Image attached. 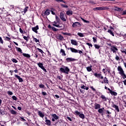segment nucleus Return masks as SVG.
<instances>
[{
	"instance_id": "f257e3e1",
	"label": "nucleus",
	"mask_w": 126,
	"mask_h": 126,
	"mask_svg": "<svg viewBox=\"0 0 126 126\" xmlns=\"http://www.w3.org/2000/svg\"><path fill=\"white\" fill-rule=\"evenodd\" d=\"M60 70L61 72L66 73V74H68V72H69V68L68 67L64 65H62V67L60 68Z\"/></svg>"
},
{
	"instance_id": "f03ea898",
	"label": "nucleus",
	"mask_w": 126,
	"mask_h": 126,
	"mask_svg": "<svg viewBox=\"0 0 126 126\" xmlns=\"http://www.w3.org/2000/svg\"><path fill=\"white\" fill-rule=\"evenodd\" d=\"M108 9H109V7L107 6L97 7L93 8V10H107Z\"/></svg>"
},
{
	"instance_id": "7ed1b4c3",
	"label": "nucleus",
	"mask_w": 126,
	"mask_h": 126,
	"mask_svg": "<svg viewBox=\"0 0 126 126\" xmlns=\"http://www.w3.org/2000/svg\"><path fill=\"white\" fill-rule=\"evenodd\" d=\"M118 70L119 71L120 74H121V75H122V76H123L124 79H125V78H126V74H125V73L124 72V70H123V68H122V67L119 66L118 68Z\"/></svg>"
},
{
	"instance_id": "20e7f679",
	"label": "nucleus",
	"mask_w": 126,
	"mask_h": 126,
	"mask_svg": "<svg viewBox=\"0 0 126 126\" xmlns=\"http://www.w3.org/2000/svg\"><path fill=\"white\" fill-rule=\"evenodd\" d=\"M70 51L71 52H72V53H79V54H80V55H81V54H83V52H82V51L77 50L74 48H70Z\"/></svg>"
},
{
	"instance_id": "39448f33",
	"label": "nucleus",
	"mask_w": 126,
	"mask_h": 126,
	"mask_svg": "<svg viewBox=\"0 0 126 126\" xmlns=\"http://www.w3.org/2000/svg\"><path fill=\"white\" fill-rule=\"evenodd\" d=\"M37 65L43 70V71H45V72H47V70L44 67V65H43V63H37Z\"/></svg>"
},
{
	"instance_id": "423d86ee",
	"label": "nucleus",
	"mask_w": 126,
	"mask_h": 126,
	"mask_svg": "<svg viewBox=\"0 0 126 126\" xmlns=\"http://www.w3.org/2000/svg\"><path fill=\"white\" fill-rule=\"evenodd\" d=\"M110 49L114 54H116L117 51H118V48L115 45L111 46Z\"/></svg>"
},
{
	"instance_id": "0eeeda50",
	"label": "nucleus",
	"mask_w": 126,
	"mask_h": 126,
	"mask_svg": "<svg viewBox=\"0 0 126 126\" xmlns=\"http://www.w3.org/2000/svg\"><path fill=\"white\" fill-rule=\"evenodd\" d=\"M94 75L95 77H97V78H99V79H103V78H104L102 74L100 73H94Z\"/></svg>"
},
{
	"instance_id": "6e6552de",
	"label": "nucleus",
	"mask_w": 126,
	"mask_h": 126,
	"mask_svg": "<svg viewBox=\"0 0 126 126\" xmlns=\"http://www.w3.org/2000/svg\"><path fill=\"white\" fill-rule=\"evenodd\" d=\"M72 26L73 28H76V27H80L81 24L79 22H75L72 24Z\"/></svg>"
},
{
	"instance_id": "1a4fd4ad",
	"label": "nucleus",
	"mask_w": 126,
	"mask_h": 126,
	"mask_svg": "<svg viewBox=\"0 0 126 126\" xmlns=\"http://www.w3.org/2000/svg\"><path fill=\"white\" fill-rule=\"evenodd\" d=\"M60 18L63 21H66V19H65V16H64V14L62 12L60 13Z\"/></svg>"
},
{
	"instance_id": "9d476101",
	"label": "nucleus",
	"mask_w": 126,
	"mask_h": 126,
	"mask_svg": "<svg viewBox=\"0 0 126 126\" xmlns=\"http://www.w3.org/2000/svg\"><path fill=\"white\" fill-rule=\"evenodd\" d=\"M57 24H58V23L56 22H54L52 24V25H53V26H55V27H57L58 28H62V27H63L62 26H60Z\"/></svg>"
},
{
	"instance_id": "9b49d317",
	"label": "nucleus",
	"mask_w": 126,
	"mask_h": 126,
	"mask_svg": "<svg viewBox=\"0 0 126 126\" xmlns=\"http://www.w3.org/2000/svg\"><path fill=\"white\" fill-rule=\"evenodd\" d=\"M38 115L40 117V118H44L45 117V115L44 114V112H42L41 111H38Z\"/></svg>"
},
{
	"instance_id": "f8f14e48",
	"label": "nucleus",
	"mask_w": 126,
	"mask_h": 126,
	"mask_svg": "<svg viewBox=\"0 0 126 126\" xmlns=\"http://www.w3.org/2000/svg\"><path fill=\"white\" fill-rule=\"evenodd\" d=\"M39 30V27L38 26H36V27L32 28V31H33V32H35V33H38V31H37V30Z\"/></svg>"
},
{
	"instance_id": "ddd939ff",
	"label": "nucleus",
	"mask_w": 126,
	"mask_h": 126,
	"mask_svg": "<svg viewBox=\"0 0 126 126\" xmlns=\"http://www.w3.org/2000/svg\"><path fill=\"white\" fill-rule=\"evenodd\" d=\"M71 44H72V45H74V46H77V45H78L77 41L73 39L71 40Z\"/></svg>"
},
{
	"instance_id": "4468645a",
	"label": "nucleus",
	"mask_w": 126,
	"mask_h": 126,
	"mask_svg": "<svg viewBox=\"0 0 126 126\" xmlns=\"http://www.w3.org/2000/svg\"><path fill=\"white\" fill-rule=\"evenodd\" d=\"M112 107L115 108V110H117V112H120V109H119V106L116 105V104H113L112 105Z\"/></svg>"
},
{
	"instance_id": "2eb2a0df",
	"label": "nucleus",
	"mask_w": 126,
	"mask_h": 126,
	"mask_svg": "<svg viewBox=\"0 0 126 126\" xmlns=\"http://www.w3.org/2000/svg\"><path fill=\"white\" fill-rule=\"evenodd\" d=\"M15 76L16 78H17V79L19 80V82H23V79H22L20 76L17 75H15Z\"/></svg>"
},
{
	"instance_id": "dca6fc26",
	"label": "nucleus",
	"mask_w": 126,
	"mask_h": 126,
	"mask_svg": "<svg viewBox=\"0 0 126 126\" xmlns=\"http://www.w3.org/2000/svg\"><path fill=\"white\" fill-rule=\"evenodd\" d=\"M66 61L68 62L69 63L70 62H74L75 61V59L71 58H68L66 59Z\"/></svg>"
},
{
	"instance_id": "f3484780",
	"label": "nucleus",
	"mask_w": 126,
	"mask_h": 126,
	"mask_svg": "<svg viewBox=\"0 0 126 126\" xmlns=\"http://www.w3.org/2000/svg\"><path fill=\"white\" fill-rule=\"evenodd\" d=\"M50 13H51V10H50V9H47L44 12V15H49Z\"/></svg>"
},
{
	"instance_id": "a211bd4d",
	"label": "nucleus",
	"mask_w": 126,
	"mask_h": 126,
	"mask_svg": "<svg viewBox=\"0 0 126 126\" xmlns=\"http://www.w3.org/2000/svg\"><path fill=\"white\" fill-rule=\"evenodd\" d=\"M72 13H73L72 11L70 10L67 11L66 12V14H67V15H68L69 16L72 15Z\"/></svg>"
},
{
	"instance_id": "6ab92c4d",
	"label": "nucleus",
	"mask_w": 126,
	"mask_h": 126,
	"mask_svg": "<svg viewBox=\"0 0 126 126\" xmlns=\"http://www.w3.org/2000/svg\"><path fill=\"white\" fill-rule=\"evenodd\" d=\"M50 11H51L52 14H53V15H56V12H57L56 9H55L54 8H51Z\"/></svg>"
},
{
	"instance_id": "aec40b11",
	"label": "nucleus",
	"mask_w": 126,
	"mask_h": 126,
	"mask_svg": "<svg viewBox=\"0 0 126 126\" xmlns=\"http://www.w3.org/2000/svg\"><path fill=\"white\" fill-rule=\"evenodd\" d=\"M57 39L60 40V41H63V35H62L59 34L57 36Z\"/></svg>"
},
{
	"instance_id": "412c9836",
	"label": "nucleus",
	"mask_w": 126,
	"mask_h": 126,
	"mask_svg": "<svg viewBox=\"0 0 126 126\" xmlns=\"http://www.w3.org/2000/svg\"><path fill=\"white\" fill-rule=\"evenodd\" d=\"M114 10H115V11H120V12H121V11H123V8H119L118 7H116L114 9Z\"/></svg>"
},
{
	"instance_id": "4be33fe9",
	"label": "nucleus",
	"mask_w": 126,
	"mask_h": 126,
	"mask_svg": "<svg viewBox=\"0 0 126 126\" xmlns=\"http://www.w3.org/2000/svg\"><path fill=\"white\" fill-rule=\"evenodd\" d=\"M100 108H101V105H100L99 104H95L94 109H95V110H98V109H100Z\"/></svg>"
},
{
	"instance_id": "5701e85b",
	"label": "nucleus",
	"mask_w": 126,
	"mask_h": 126,
	"mask_svg": "<svg viewBox=\"0 0 126 126\" xmlns=\"http://www.w3.org/2000/svg\"><path fill=\"white\" fill-rule=\"evenodd\" d=\"M60 53H62V56H66V54H65V52H64V50L63 49H61Z\"/></svg>"
},
{
	"instance_id": "b1692460",
	"label": "nucleus",
	"mask_w": 126,
	"mask_h": 126,
	"mask_svg": "<svg viewBox=\"0 0 126 126\" xmlns=\"http://www.w3.org/2000/svg\"><path fill=\"white\" fill-rule=\"evenodd\" d=\"M87 71L90 72L92 70V66H90L86 67Z\"/></svg>"
},
{
	"instance_id": "393cba45",
	"label": "nucleus",
	"mask_w": 126,
	"mask_h": 126,
	"mask_svg": "<svg viewBox=\"0 0 126 126\" xmlns=\"http://www.w3.org/2000/svg\"><path fill=\"white\" fill-rule=\"evenodd\" d=\"M10 113H11V114H12V115H16L17 114V112L16 111L13 110V109H12L10 111Z\"/></svg>"
},
{
	"instance_id": "a878e982",
	"label": "nucleus",
	"mask_w": 126,
	"mask_h": 126,
	"mask_svg": "<svg viewBox=\"0 0 126 126\" xmlns=\"http://www.w3.org/2000/svg\"><path fill=\"white\" fill-rule=\"evenodd\" d=\"M52 117L53 118H54V119H55V120H59V117L58 116V115H57V114H54L53 115H52Z\"/></svg>"
},
{
	"instance_id": "bb28decb",
	"label": "nucleus",
	"mask_w": 126,
	"mask_h": 126,
	"mask_svg": "<svg viewBox=\"0 0 126 126\" xmlns=\"http://www.w3.org/2000/svg\"><path fill=\"white\" fill-rule=\"evenodd\" d=\"M16 49L17 50V52H19V53H21L22 54V50H21V48L16 47Z\"/></svg>"
},
{
	"instance_id": "cd10ccee",
	"label": "nucleus",
	"mask_w": 126,
	"mask_h": 126,
	"mask_svg": "<svg viewBox=\"0 0 126 126\" xmlns=\"http://www.w3.org/2000/svg\"><path fill=\"white\" fill-rule=\"evenodd\" d=\"M45 123L47 125V126H51V121L49 120H46Z\"/></svg>"
},
{
	"instance_id": "c85d7f7f",
	"label": "nucleus",
	"mask_w": 126,
	"mask_h": 126,
	"mask_svg": "<svg viewBox=\"0 0 126 126\" xmlns=\"http://www.w3.org/2000/svg\"><path fill=\"white\" fill-rule=\"evenodd\" d=\"M110 94H111V95L113 96H117V95H118V94L116 92L113 91L110 92Z\"/></svg>"
},
{
	"instance_id": "c756f323",
	"label": "nucleus",
	"mask_w": 126,
	"mask_h": 126,
	"mask_svg": "<svg viewBox=\"0 0 126 126\" xmlns=\"http://www.w3.org/2000/svg\"><path fill=\"white\" fill-rule=\"evenodd\" d=\"M23 56H24V57H25L26 58H30V55L28 54L23 53Z\"/></svg>"
},
{
	"instance_id": "7c9ffc66",
	"label": "nucleus",
	"mask_w": 126,
	"mask_h": 126,
	"mask_svg": "<svg viewBox=\"0 0 126 126\" xmlns=\"http://www.w3.org/2000/svg\"><path fill=\"white\" fill-rule=\"evenodd\" d=\"M82 89H84L85 90H88V89H89V88H88V87H85L84 85H83L81 87Z\"/></svg>"
},
{
	"instance_id": "2f4dec72",
	"label": "nucleus",
	"mask_w": 126,
	"mask_h": 126,
	"mask_svg": "<svg viewBox=\"0 0 126 126\" xmlns=\"http://www.w3.org/2000/svg\"><path fill=\"white\" fill-rule=\"evenodd\" d=\"M101 98L103 100V101H107V98L104 95H101Z\"/></svg>"
},
{
	"instance_id": "473e14b6",
	"label": "nucleus",
	"mask_w": 126,
	"mask_h": 126,
	"mask_svg": "<svg viewBox=\"0 0 126 126\" xmlns=\"http://www.w3.org/2000/svg\"><path fill=\"white\" fill-rule=\"evenodd\" d=\"M104 110V108H100L98 109V112L99 114H102L103 113V111Z\"/></svg>"
},
{
	"instance_id": "72a5a7b5",
	"label": "nucleus",
	"mask_w": 126,
	"mask_h": 126,
	"mask_svg": "<svg viewBox=\"0 0 126 126\" xmlns=\"http://www.w3.org/2000/svg\"><path fill=\"white\" fill-rule=\"evenodd\" d=\"M108 32L110 33V35H112V36H115L114 34V33H113V32L111 30H108Z\"/></svg>"
},
{
	"instance_id": "f704fd0d",
	"label": "nucleus",
	"mask_w": 126,
	"mask_h": 126,
	"mask_svg": "<svg viewBox=\"0 0 126 126\" xmlns=\"http://www.w3.org/2000/svg\"><path fill=\"white\" fill-rule=\"evenodd\" d=\"M79 117H80V118H81V119H83L85 118V116H84V114H80Z\"/></svg>"
},
{
	"instance_id": "c9c22d12",
	"label": "nucleus",
	"mask_w": 126,
	"mask_h": 126,
	"mask_svg": "<svg viewBox=\"0 0 126 126\" xmlns=\"http://www.w3.org/2000/svg\"><path fill=\"white\" fill-rule=\"evenodd\" d=\"M29 7L27 6L24 9V13H26L27 12V10H28Z\"/></svg>"
},
{
	"instance_id": "e433bc0d",
	"label": "nucleus",
	"mask_w": 126,
	"mask_h": 126,
	"mask_svg": "<svg viewBox=\"0 0 126 126\" xmlns=\"http://www.w3.org/2000/svg\"><path fill=\"white\" fill-rule=\"evenodd\" d=\"M77 35H78V36H79L80 37H84V34H83V33H82L78 32L77 33Z\"/></svg>"
},
{
	"instance_id": "4c0bfd02",
	"label": "nucleus",
	"mask_w": 126,
	"mask_h": 126,
	"mask_svg": "<svg viewBox=\"0 0 126 126\" xmlns=\"http://www.w3.org/2000/svg\"><path fill=\"white\" fill-rule=\"evenodd\" d=\"M74 115H80V112H78V111H75L74 113Z\"/></svg>"
},
{
	"instance_id": "58836bf2",
	"label": "nucleus",
	"mask_w": 126,
	"mask_h": 126,
	"mask_svg": "<svg viewBox=\"0 0 126 126\" xmlns=\"http://www.w3.org/2000/svg\"><path fill=\"white\" fill-rule=\"evenodd\" d=\"M104 83H109V81L108 80V79H107V78L105 77L104 79Z\"/></svg>"
},
{
	"instance_id": "ea45409f",
	"label": "nucleus",
	"mask_w": 126,
	"mask_h": 126,
	"mask_svg": "<svg viewBox=\"0 0 126 126\" xmlns=\"http://www.w3.org/2000/svg\"><path fill=\"white\" fill-rule=\"evenodd\" d=\"M7 94L8 95H13V93H12V92H11V91H8L7 92Z\"/></svg>"
},
{
	"instance_id": "a19ab883",
	"label": "nucleus",
	"mask_w": 126,
	"mask_h": 126,
	"mask_svg": "<svg viewBox=\"0 0 126 126\" xmlns=\"http://www.w3.org/2000/svg\"><path fill=\"white\" fill-rule=\"evenodd\" d=\"M52 29L54 31H55V32H57L59 30V29H56V28L54 27H52Z\"/></svg>"
},
{
	"instance_id": "79ce46f5",
	"label": "nucleus",
	"mask_w": 126,
	"mask_h": 126,
	"mask_svg": "<svg viewBox=\"0 0 126 126\" xmlns=\"http://www.w3.org/2000/svg\"><path fill=\"white\" fill-rule=\"evenodd\" d=\"M94 47L95 48V49H99L100 48V46H99L97 44H94Z\"/></svg>"
},
{
	"instance_id": "37998d69",
	"label": "nucleus",
	"mask_w": 126,
	"mask_h": 126,
	"mask_svg": "<svg viewBox=\"0 0 126 126\" xmlns=\"http://www.w3.org/2000/svg\"><path fill=\"white\" fill-rule=\"evenodd\" d=\"M33 40L35 43H39V39H37V38H34Z\"/></svg>"
},
{
	"instance_id": "c03bdc74",
	"label": "nucleus",
	"mask_w": 126,
	"mask_h": 126,
	"mask_svg": "<svg viewBox=\"0 0 126 126\" xmlns=\"http://www.w3.org/2000/svg\"><path fill=\"white\" fill-rule=\"evenodd\" d=\"M39 87L40 88H44V87H45V86L42 84L39 85Z\"/></svg>"
},
{
	"instance_id": "a18cd8bd",
	"label": "nucleus",
	"mask_w": 126,
	"mask_h": 126,
	"mask_svg": "<svg viewBox=\"0 0 126 126\" xmlns=\"http://www.w3.org/2000/svg\"><path fill=\"white\" fill-rule=\"evenodd\" d=\"M55 0L57 1V2H64V3H65V2L63 1V0Z\"/></svg>"
},
{
	"instance_id": "49530a36",
	"label": "nucleus",
	"mask_w": 126,
	"mask_h": 126,
	"mask_svg": "<svg viewBox=\"0 0 126 126\" xmlns=\"http://www.w3.org/2000/svg\"><path fill=\"white\" fill-rule=\"evenodd\" d=\"M0 115H4V112L2 110L0 109Z\"/></svg>"
},
{
	"instance_id": "de8ad7c7",
	"label": "nucleus",
	"mask_w": 126,
	"mask_h": 126,
	"mask_svg": "<svg viewBox=\"0 0 126 126\" xmlns=\"http://www.w3.org/2000/svg\"><path fill=\"white\" fill-rule=\"evenodd\" d=\"M86 45L89 46V47H91V48H92V47H93L92 44H91V43H87Z\"/></svg>"
},
{
	"instance_id": "09e8293b",
	"label": "nucleus",
	"mask_w": 126,
	"mask_h": 126,
	"mask_svg": "<svg viewBox=\"0 0 126 126\" xmlns=\"http://www.w3.org/2000/svg\"><path fill=\"white\" fill-rule=\"evenodd\" d=\"M12 99H13L15 101L17 100V98L15 95L12 96Z\"/></svg>"
},
{
	"instance_id": "8fccbe9b",
	"label": "nucleus",
	"mask_w": 126,
	"mask_h": 126,
	"mask_svg": "<svg viewBox=\"0 0 126 126\" xmlns=\"http://www.w3.org/2000/svg\"><path fill=\"white\" fill-rule=\"evenodd\" d=\"M38 51H39V52H40V53H41V54H43V53H44V51H43V50H42L40 48H37Z\"/></svg>"
},
{
	"instance_id": "3c124183",
	"label": "nucleus",
	"mask_w": 126,
	"mask_h": 126,
	"mask_svg": "<svg viewBox=\"0 0 126 126\" xmlns=\"http://www.w3.org/2000/svg\"><path fill=\"white\" fill-rule=\"evenodd\" d=\"M94 43H96L97 42V39L95 37H93Z\"/></svg>"
},
{
	"instance_id": "603ef678",
	"label": "nucleus",
	"mask_w": 126,
	"mask_h": 126,
	"mask_svg": "<svg viewBox=\"0 0 126 126\" xmlns=\"http://www.w3.org/2000/svg\"><path fill=\"white\" fill-rule=\"evenodd\" d=\"M23 38H24V39H25V40H26V41L27 42V41H28V37H27V36H24L23 37Z\"/></svg>"
},
{
	"instance_id": "864d4df0",
	"label": "nucleus",
	"mask_w": 126,
	"mask_h": 126,
	"mask_svg": "<svg viewBox=\"0 0 126 126\" xmlns=\"http://www.w3.org/2000/svg\"><path fill=\"white\" fill-rule=\"evenodd\" d=\"M0 42L1 44H3V40H2V38H1V37L0 36Z\"/></svg>"
},
{
	"instance_id": "5fc2aeb1",
	"label": "nucleus",
	"mask_w": 126,
	"mask_h": 126,
	"mask_svg": "<svg viewBox=\"0 0 126 126\" xmlns=\"http://www.w3.org/2000/svg\"><path fill=\"white\" fill-rule=\"evenodd\" d=\"M66 119H67V120H68V121H70V122H72V120H71V118H70V117H68V116H67L66 117Z\"/></svg>"
},
{
	"instance_id": "6e6d98bb",
	"label": "nucleus",
	"mask_w": 126,
	"mask_h": 126,
	"mask_svg": "<svg viewBox=\"0 0 126 126\" xmlns=\"http://www.w3.org/2000/svg\"><path fill=\"white\" fill-rule=\"evenodd\" d=\"M62 6H63V7H65L66 8H67V7H68V6L67 5L64 4H62Z\"/></svg>"
},
{
	"instance_id": "4d7b16f0",
	"label": "nucleus",
	"mask_w": 126,
	"mask_h": 126,
	"mask_svg": "<svg viewBox=\"0 0 126 126\" xmlns=\"http://www.w3.org/2000/svg\"><path fill=\"white\" fill-rule=\"evenodd\" d=\"M122 15H126V10H125V11H123Z\"/></svg>"
},
{
	"instance_id": "13d9d810",
	"label": "nucleus",
	"mask_w": 126,
	"mask_h": 126,
	"mask_svg": "<svg viewBox=\"0 0 126 126\" xmlns=\"http://www.w3.org/2000/svg\"><path fill=\"white\" fill-rule=\"evenodd\" d=\"M12 62L13 63H17V60H16V59H13L12 60Z\"/></svg>"
},
{
	"instance_id": "bf43d9fd",
	"label": "nucleus",
	"mask_w": 126,
	"mask_h": 126,
	"mask_svg": "<svg viewBox=\"0 0 126 126\" xmlns=\"http://www.w3.org/2000/svg\"><path fill=\"white\" fill-rule=\"evenodd\" d=\"M20 120L21 121H22V122H25V121H26L25 119H24L23 117H21L20 118Z\"/></svg>"
},
{
	"instance_id": "052dcab7",
	"label": "nucleus",
	"mask_w": 126,
	"mask_h": 126,
	"mask_svg": "<svg viewBox=\"0 0 126 126\" xmlns=\"http://www.w3.org/2000/svg\"><path fill=\"white\" fill-rule=\"evenodd\" d=\"M42 95H43V96H46V95H47V93H46V92H42Z\"/></svg>"
},
{
	"instance_id": "680f3d73",
	"label": "nucleus",
	"mask_w": 126,
	"mask_h": 126,
	"mask_svg": "<svg viewBox=\"0 0 126 126\" xmlns=\"http://www.w3.org/2000/svg\"><path fill=\"white\" fill-rule=\"evenodd\" d=\"M115 60H116V61H119V60H120V57H119V56H117L115 57Z\"/></svg>"
},
{
	"instance_id": "e2e57ef3",
	"label": "nucleus",
	"mask_w": 126,
	"mask_h": 126,
	"mask_svg": "<svg viewBox=\"0 0 126 126\" xmlns=\"http://www.w3.org/2000/svg\"><path fill=\"white\" fill-rule=\"evenodd\" d=\"M19 30H20V33H21L22 34L23 33V31L22 30V29L21 28H20Z\"/></svg>"
},
{
	"instance_id": "0e129e2a",
	"label": "nucleus",
	"mask_w": 126,
	"mask_h": 126,
	"mask_svg": "<svg viewBox=\"0 0 126 126\" xmlns=\"http://www.w3.org/2000/svg\"><path fill=\"white\" fill-rule=\"evenodd\" d=\"M91 89H92L93 91H96V89H95L93 87H91Z\"/></svg>"
},
{
	"instance_id": "69168bd1",
	"label": "nucleus",
	"mask_w": 126,
	"mask_h": 126,
	"mask_svg": "<svg viewBox=\"0 0 126 126\" xmlns=\"http://www.w3.org/2000/svg\"><path fill=\"white\" fill-rule=\"evenodd\" d=\"M18 110H19V111H21V110H22L21 107L18 106Z\"/></svg>"
},
{
	"instance_id": "338daca9",
	"label": "nucleus",
	"mask_w": 126,
	"mask_h": 126,
	"mask_svg": "<svg viewBox=\"0 0 126 126\" xmlns=\"http://www.w3.org/2000/svg\"><path fill=\"white\" fill-rule=\"evenodd\" d=\"M83 20L84 22H86V23H89V21H86V20H83Z\"/></svg>"
},
{
	"instance_id": "774afa93",
	"label": "nucleus",
	"mask_w": 126,
	"mask_h": 126,
	"mask_svg": "<svg viewBox=\"0 0 126 126\" xmlns=\"http://www.w3.org/2000/svg\"><path fill=\"white\" fill-rule=\"evenodd\" d=\"M55 96V97H56V98H60V96H59V95H57V94H56Z\"/></svg>"
}]
</instances>
